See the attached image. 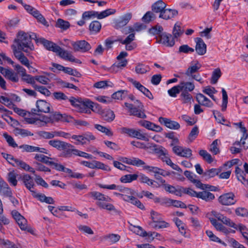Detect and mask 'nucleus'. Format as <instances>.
<instances>
[{"label": "nucleus", "mask_w": 248, "mask_h": 248, "mask_svg": "<svg viewBox=\"0 0 248 248\" xmlns=\"http://www.w3.org/2000/svg\"><path fill=\"white\" fill-rule=\"evenodd\" d=\"M178 15V11L173 9L166 8L159 14V17L165 20L171 19Z\"/></svg>", "instance_id": "nucleus-19"}, {"label": "nucleus", "mask_w": 248, "mask_h": 248, "mask_svg": "<svg viewBox=\"0 0 248 248\" xmlns=\"http://www.w3.org/2000/svg\"><path fill=\"white\" fill-rule=\"evenodd\" d=\"M13 51H23L26 53L34 49L31 36L28 33L19 32L12 45Z\"/></svg>", "instance_id": "nucleus-2"}, {"label": "nucleus", "mask_w": 248, "mask_h": 248, "mask_svg": "<svg viewBox=\"0 0 248 248\" xmlns=\"http://www.w3.org/2000/svg\"><path fill=\"white\" fill-rule=\"evenodd\" d=\"M150 216L152 220V222L150 223V225L151 226L156 222H158L160 219H161V218H162V216L160 214L154 210H152L151 211Z\"/></svg>", "instance_id": "nucleus-55"}, {"label": "nucleus", "mask_w": 248, "mask_h": 248, "mask_svg": "<svg viewBox=\"0 0 248 248\" xmlns=\"http://www.w3.org/2000/svg\"><path fill=\"white\" fill-rule=\"evenodd\" d=\"M22 180L25 186L31 192H33V186H34V181L31 177L29 174L23 175L22 177Z\"/></svg>", "instance_id": "nucleus-29"}, {"label": "nucleus", "mask_w": 248, "mask_h": 248, "mask_svg": "<svg viewBox=\"0 0 248 248\" xmlns=\"http://www.w3.org/2000/svg\"><path fill=\"white\" fill-rule=\"evenodd\" d=\"M16 58L23 65L26 66L30 63L28 59L21 52V51H13Z\"/></svg>", "instance_id": "nucleus-33"}, {"label": "nucleus", "mask_w": 248, "mask_h": 248, "mask_svg": "<svg viewBox=\"0 0 248 248\" xmlns=\"http://www.w3.org/2000/svg\"><path fill=\"white\" fill-rule=\"evenodd\" d=\"M173 221H174L176 225L178 227L179 229V231L184 236L186 237V225L178 218L175 217L173 219Z\"/></svg>", "instance_id": "nucleus-41"}, {"label": "nucleus", "mask_w": 248, "mask_h": 248, "mask_svg": "<svg viewBox=\"0 0 248 248\" xmlns=\"http://www.w3.org/2000/svg\"><path fill=\"white\" fill-rule=\"evenodd\" d=\"M36 109H34L38 112L48 113L50 111V104L44 100H39L36 102Z\"/></svg>", "instance_id": "nucleus-16"}, {"label": "nucleus", "mask_w": 248, "mask_h": 248, "mask_svg": "<svg viewBox=\"0 0 248 248\" xmlns=\"http://www.w3.org/2000/svg\"><path fill=\"white\" fill-rule=\"evenodd\" d=\"M244 149L238 141L233 143L232 146L230 148V151L233 154L240 153Z\"/></svg>", "instance_id": "nucleus-59"}, {"label": "nucleus", "mask_w": 248, "mask_h": 248, "mask_svg": "<svg viewBox=\"0 0 248 248\" xmlns=\"http://www.w3.org/2000/svg\"><path fill=\"white\" fill-rule=\"evenodd\" d=\"M101 29V24L98 21H93L89 25V30L92 34H96Z\"/></svg>", "instance_id": "nucleus-43"}, {"label": "nucleus", "mask_w": 248, "mask_h": 248, "mask_svg": "<svg viewBox=\"0 0 248 248\" xmlns=\"http://www.w3.org/2000/svg\"><path fill=\"white\" fill-rule=\"evenodd\" d=\"M196 100L202 106L208 108H212L213 106V103L212 102V101L206 96L201 93L197 94Z\"/></svg>", "instance_id": "nucleus-22"}, {"label": "nucleus", "mask_w": 248, "mask_h": 248, "mask_svg": "<svg viewBox=\"0 0 248 248\" xmlns=\"http://www.w3.org/2000/svg\"><path fill=\"white\" fill-rule=\"evenodd\" d=\"M80 164L92 169H101L106 171H110V168L108 165L96 160H93L92 162L81 161Z\"/></svg>", "instance_id": "nucleus-7"}, {"label": "nucleus", "mask_w": 248, "mask_h": 248, "mask_svg": "<svg viewBox=\"0 0 248 248\" xmlns=\"http://www.w3.org/2000/svg\"><path fill=\"white\" fill-rule=\"evenodd\" d=\"M180 99L184 104H190L192 100V96L189 93H181Z\"/></svg>", "instance_id": "nucleus-56"}, {"label": "nucleus", "mask_w": 248, "mask_h": 248, "mask_svg": "<svg viewBox=\"0 0 248 248\" xmlns=\"http://www.w3.org/2000/svg\"><path fill=\"white\" fill-rule=\"evenodd\" d=\"M201 67V64L198 62L194 64H191V65L187 69L185 74L188 77L193 76L196 72H197Z\"/></svg>", "instance_id": "nucleus-36"}, {"label": "nucleus", "mask_w": 248, "mask_h": 248, "mask_svg": "<svg viewBox=\"0 0 248 248\" xmlns=\"http://www.w3.org/2000/svg\"><path fill=\"white\" fill-rule=\"evenodd\" d=\"M173 152L177 155L188 158L192 155V151L189 148L180 146H174L172 147Z\"/></svg>", "instance_id": "nucleus-14"}, {"label": "nucleus", "mask_w": 248, "mask_h": 248, "mask_svg": "<svg viewBox=\"0 0 248 248\" xmlns=\"http://www.w3.org/2000/svg\"><path fill=\"white\" fill-rule=\"evenodd\" d=\"M101 115L104 119L108 122H112L115 117L114 112L110 109L103 110Z\"/></svg>", "instance_id": "nucleus-42"}, {"label": "nucleus", "mask_w": 248, "mask_h": 248, "mask_svg": "<svg viewBox=\"0 0 248 248\" xmlns=\"http://www.w3.org/2000/svg\"><path fill=\"white\" fill-rule=\"evenodd\" d=\"M138 124L140 126L153 131L159 132L162 130V128L159 125L148 121L140 120L138 122Z\"/></svg>", "instance_id": "nucleus-17"}, {"label": "nucleus", "mask_w": 248, "mask_h": 248, "mask_svg": "<svg viewBox=\"0 0 248 248\" xmlns=\"http://www.w3.org/2000/svg\"><path fill=\"white\" fill-rule=\"evenodd\" d=\"M92 104L93 102L89 99H81L79 111L85 113H90L91 111L89 108L90 109Z\"/></svg>", "instance_id": "nucleus-24"}, {"label": "nucleus", "mask_w": 248, "mask_h": 248, "mask_svg": "<svg viewBox=\"0 0 248 248\" xmlns=\"http://www.w3.org/2000/svg\"><path fill=\"white\" fill-rule=\"evenodd\" d=\"M15 167H20V168L26 171L32 172V173H35V170L32 168L28 164L25 162L16 159V163L15 164Z\"/></svg>", "instance_id": "nucleus-40"}, {"label": "nucleus", "mask_w": 248, "mask_h": 248, "mask_svg": "<svg viewBox=\"0 0 248 248\" xmlns=\"http://www.w3.org/2000/svg\"><path fill=\"white\" fill-rule=\"evenodd\" d=\"M113 86V83L108 80L100 81L93 84V87L97 89H105L108 87H112Z\"/></svg>", "instance_id": "nucleus-48"}, {"label": "nucleus", "mask_w": 248, "mask_h": 248, "mask_svg": "<svg viewBox=\"0 0 248 248\" xmlns=\"http://www.w3.org/2000/svg\"><path fill=\"white\" fill-rule=\"evenodd\" d=\"M126 95V91L120 90L113 93L111 95V98L116 100H122L125 98Z\"/></svg>", "instance_id": "nucleus-57"}, {"label": "nucleus", "mask_w": 248, "mask_h": 248, "mask_svg": "<svg viewBox=\"0 0 248 248\" xmlns=\"http://www.w3.org/2000/svg\"><path fill=\"white\" fill-rule=\"evenodd\" d=\"M72 46L75 51L86 52L91 48V45L85 40L72 42Z\"/></svg>", "instance_id": "nucleus-12"}, {"label": "nucleus", "mask_w": 248, "mask_h": 248, "mask_svg": "<svg viewBox=\"0 0 248 248\" xmlns=\"http://www.w3.org/2000/svg\"><path fill=\"white\" fill-rule=\"evenodd\" d=\"M132 14L131 13H126L122 16L116 22V26L118 28H121L126 25L129 20L131 19Z\"/></svg>", "instance_id": "nucleus-35"}, {"label": "nucleus", "mask_w": 248, "mask_h": 248, "mask_svg": "<svg viewBox=\"0 0 248 248\" xmlns=\"http://www.w3.org/2000/svg\"><path fill=\"white\" fill-rule=\"evenodd\" d=\"M94 128L96 129L98 131L105 134L107 136H111L113 135L112 132L110 130V129L107 127L104 126L102 125L99 124H95Z\"/></svg>", "instance_id": "nucleus-52"}, {"label": "nucleus", "mask_w": 248, "mask_h": 248, "mask_svg": "<svg viewBox=\"0 0 248 248\" xmlns=\"http://www.w3.org/2000/svg\"><path fill=\"white\" fill-rule=\"evenodd\" d=\"M130 230L134 233L140 236H142L146 234V232L142 229L140 226L131 225Z\"/></svg>", "instance_id": "nucleus-64"}, {"label": "nucleus", "mask_w": 248, "mask_h": 248, "mask_svg": "<svg viewBox=\"0 0 248 248\" xmlns=\"http://www.w3.org/2000/svg\"><path fill=\"white\" fill-rule=\"evenodd\" d=\"M70 138L75 140L74 143L76 145H84L86 144L84 135H73L72 136H70Z\"/></svg>", "instance_id": "nucleus-60"}, {"label": "nucleus", "mask_w": 248, "mask_h": 248, "mask_svg": "<svg viewBox=\"0 0 248 248\" xmlns=\"http://www.w3.org/2000/svg\"><path fill=\"white\" fill-rule=\"evenodd\" d=\"M133 138H137L139 140H143L145 141H149L150 140V136L147 133H143L140 129H135Z\"/></svg>", "instance_id": "nucleus-44"}, {"label": "nucleus", "mask_w": 248, "mask_h": 248, "mask_svg": "<svg viewBox=\"0 0 248 248\" xmlns=\"http://www.w3.org/2000/svg\"><path fill=\"white\" fill-rule=\"evenodd\" d=\"M7 61L13 65L16 71L17 75L19 74L21 76L26 73V69L23 66L18 64H14V62L10 58H7Z\"/></svg>", "instance_id": "nucleus-50"}, {"label": "nucleus", "mask_w": 248, "mask_h": 248, "mask_svg": "<svg viewBox=\"0 0 248 248\" xmlns=\"http://www.w3.org/2000/svg\"><path fill=\"white\" fill-rule=\"evenodd\" d=\"M4 74V76L13 82H16L19 80L17 73H15L12 70L7 69Z\"/></svg>", "instance_id": "nucleus-46"}, {"label": "nucleus", "mask_w": 248, "mask_h": 248, "mask_svg": "<svg viewBox=\"0 0 248 248\" xmlns=\"http://www.w3.org/2000/svg\"><path fill=\"white\" fill-rule=\"evenodd\" d=\"M0 193L6 197H11L12 191L8 184L0 177Z\"/></svg>", "instance_id": "nucleus-28"}, {"label": "nucleus", "mask_w": 248, "mask_h": 248, "mask_svg": "<svg viewBox=\"0 0 248 248\" xmlns=\"http://www.w3.org/2000/svg\"><path fill=\"white\" fill-rule=\"evenodd\" d=\"M121 238V236L117 234L111 233L105 235L103 237L104 240L110 244H114L118 241Z\"/></svg>", "instance_id": "nucleus-45"}, {"label": "nucleus", "mask_w": 248, "mask_h": 248, "mask_svg": "<svg viewBox=\"0 0 248 248\" xmlns=\"http://www.w3.org/2000/svg\"><path fill=\"white\" fill-rule=\"evenodd\" d=\"M127 64V61L125 59L117 60V61L111 66L110 70L112 72L117 73L125 67Z\"/></svg>", "instance_id": "nucleus-25"}, {"label": "nucleus", "mask_w": 248, "mask_h": 248, "mask_svg": "<svg viewBox=\"0 0 248 248\" xmlns=\"http://www.w3.org/2000/svg\"><path fill=\"white\" fill-rule=\"evenodd\" d=\"M158 121L161 124H164L170 129H178L180 127V124L177 122L166 118L159 117Z\"/></svg>", "instance_id": "nucleus-23"}, {"label": "nucleus", "mask_w": 248, "mask_h": 248, "mask_svg": "<svg viewBox=\"0 0 248 248\" xmlns=\"http://www.w3.org/2000/svg\"><path fill=\"white\" fill-rule=\"evenodd\" d=\"M21 77L23 80L29 84H31L33 87L36 84L35 81V77H32L29 74H27L26 73Z\"/></svg>", "instance_id": "nucleus-62"}, {"label": "nucleus", "mask_w": 248, "mask_h": 248, "mask_svg": "<svg viewBox=\"0 0 248 248\" xmlns=\"http://www.w3.org/2000/svg\"><path fill=\"white\" fill-rule=\"evenodd\" d=\"M116 13V10L114 9H108L101 12L94 11H88L84 12L82 15L83 19H89L93 17H97L99 19L105 18Z\"/></svg>", "instance_id": "nucleus-4"}, {"label": "nucleus", "mask_w": 248, "mask_h": 248, "mask_svg": "<svg viewBox=\"0 0 248 248\" xmlns=\"http://www.w3.org/2000/svg\"><path fill=\"white\" fill-rule=\"evenodd\" d=\"M181 93H189L194 90L195 85L192 82L182 81L179 84Z\"/></svg>", "instance_id": "nucleus-26"}, {"label": "nucleus", "mask_w": 248, "mask_h": 248, "mask_svg": "<svg viewBox=\"0 0 248 248\" xmlns=\"http://www.w3.org/2000/svg\"><path fill=\"white\" fill-rule=\"evenodd\" d=\"M0 245L3 248H18L13 243L4 239H0Z\"/></svg>", "instance_id": "nucleus-61"}, {"label": "nucleus", "mask_w": 248, "mask_h": 248, "mask_svg": "<svg viewBox=\"0 0 248 248\" xmlns=\"http://www.w3.org/2000/svg\"><path fill=\"white\" fill-rule=\"evenodd\" d=\"M185 175L187 179L195 186L201 189H203V184L197 179V175L194 173L190 172L188 170H186L184 172Z\"/></svg>", "instance_id": "nucleus-20"}, {"label": "nucleus", "mask_w": 248, "mask_h": 248, "mask_svg": "<svg viewBox=\"0 0 248 248\" xmlns=\"http://www.w3.org/2000/svg\"><path fill=\"white\" fill-rule=\"evenodd\" d=\"M128 80L136 89L141 92L147 97L151 100H153L154 99L153 95L151 92L148 89L141 85L139 81L131 78H129Z\"/></svg>", "instance_id": "nucleus-11"}, {"label": "nucleus", "mask_w": 248, "mask_h": 248, "mask_svg": "<svg viewBox=\"0 0 248 248\" xmlns=\"http://www.w3.org/2000/svg\"><path fill=\"white\" fill-rule=\"evenodd\" d=\"M161 155H163V156L161 157V159L163 162H166L168 165L171 167L173 170L182 172V170L180 167L177 165L173 163L171 159L166 155H167V152L166 150H161Z\"/></svg>", "instance_id": "nucleus-21"}, {"label": "nucleus", "mask_w": 248, "mask_h": 248, "mask_svg": "<svg viewBox=\"0 0 248 248\" xmlns=\"http://www.w3.org/2000/svg\"><path fill=\"white\" fill-rule=\"evenodd\" d=\"M96 185L99 187L101 188L108 190H119L123 193L113 192V194L125 202H130L131 203L137 206L138 208L141 210H144L145 209L143 204L141 203V202L138 199L134 196V192L132 189L127 187H124L122 189L121 188V186L116 185L114 184L110 185H105L98 183Z\"/></svg>", "instance_id": "nucleus-1"}, {"label": "nucleus", "mask_w": 248, "mask_h": 248, "mask_svg": "<svg viewBox=\"0 0 248 248\" xmlns=\"http://www.w3.org/2000/svg\"><path fill=\"white\" fill-rule=\"evenodd\" d=\"M143 168L148 173H154V176L156 179H159L158 177V175H162L163 176H167L170 174L168 172L157 167L144 165L143 166Z\"/></svg>", "instance_id": "nucleus-10"}, {"label": "nucleus", "mask_w": 248, "mask_h": 248, "mask_svg": "<svg viewBox=\"0 0 248 248\" xmlns=\"http://www.w3.org/2000/svg\"><path fill=\"white\" fill-rule=\"evenodd\" d=\"M17 173L15 171H10L8 173L7 180L9 183L13 186H16L17 184L16 180Z\"/></svg>", "instance_id": "nucleus-53"}, {"label": "nucleus", "mask_w": 248, "mask_h": 248, "mask_svg": "<svg viewBox=\"0 0 248 248\" xmlns=\"http://www.w3.org/2000/svg\"><path fill=\"white\" fill-rule=\"evenodd\" d=\"M202 91L204 93L208 95L213 100L216 101L214 94L217 93V91L214 87L211 86L204 87L202 88Z\"/></svg>", "instance_id": "nucleus-37"}, {"label": "nucleus", "mask_w": 248, "mask_h": 248, "mask_svg": "<svg viewBox=\"0 0 248 248\" xmlns=\"http://www.w3.org/2000/svg\"><path fill=\"white\" fill-rule=\"evenodd\" d=\"M207 216L209 218V217H215L217 218L218 220L221 221L222 223L230 227H235L234 226V223L233 222L230 218L224 216L220 213L216 211H212L211 212L208 213Z\"/></svg>", "instance_id": "nucleus-9"}, {"label": "nucleus", "mask_w": 248, "mask_h": 248, "mask_svg": "<svg viewBox=\"0 0 248 248\" xmlns=\"http://www.w3.org/2000/svg\"><path fill=\"white\" fill-rule=\"evenodd\" d=\"M209 220L211 224L217 231L227 233V230L225 227L221 223L218 222L215 218L209 217Z\"/></svg>", "instance_id": "nucleus-49"}, {"label": "nucleus", "mask_w": 248, "mask_h": 248, "mask_svg": "<svg viewBox=\"0 0 248 248\" xmlns=\"http://www.w3.org/2000/svg\"><path fill=\"white\" fill-rule=\"evenodd\" d=\"M218 202L224 205L234 204L236 202L234 194L232 192L223 194L218 198Z\"/></svg>", "instance_id": "nucleus-8"}, {"label": "nucleus", "mask_w": 248, "mask_h": 248, "mask_svg": "<svg viewBox=\"0 0 248 248\" xmlns=\"http://www.w3.org/2000/svg\"><path fill=\"white\" fill-rule=\"evenodd\" d=\"M197 198L206 202H210L215 198V197L213 193L206 190H203L198 193Z\"/></svg>", "instance_id": "nucleus-30"}, {"label": "nucleus", "mask_w": 248, "mask_h": 248, "mask_svg": "<svg viewBox=\"0 0 248 248\" xmlns=\"http://www.w3.org/2000/svg\"><path fill=\"white\" fill-rule=\"evenodd\" d=\"M134 103L136 104L135 105L128 103H124V106L127 108L130 114L140 118H146L147 117L146 114L141 110L143 107L142 104L138 100H136Z\"/></svg>", "instance_id": "nucleus-5"}, {"label": "nucleus", "mask_w": 248, "mask_h": 248, "mask_svg": "<svg viewBox=\"0 0 248 248\" xmlns=\"http://www.w3.org/2000/svg\"><path fill=\"white\" fill-rule=\"evenodd\" d=\"M138 178V175L137 174H126L122 176L120 178V181L123 183H129L136 180Z\"/></svg>", "instance_id": "nucleus-47"}, {"label": "nucleus", "mask_w": 248, "mask_h": 248, "mask_svg": "<svg viewBox=\"0 0 248 248\" xmlns=\"http://www.w3.org/2000/svg\"><path fill=\"white\" fill-rule=\"evenodd\" d=\"M48 144L60 151L65 150L73 147L71 144L68 143L58 140H50L48 141Z\"/></svg>", "instance_id": "nucleus-15"}, {"label": "nucleus", "mask_w": 248, "mask_h": 248, "mask_svg": "<svg viewBox=\"0 0 248 248\" xmlns=\"http://www.w3.org/2000/svg\"><path fill=\"white\" fill-rule=\"evenodd\" d=\"M63 172L67 173L68 174V176L71 178L83 179L84 177V174L79 172H73L72 170L67 168H65Z\"/></svg>", "instance_id": "nucleus-51"}, {"label": "nucleus", "mask_w": 248, "mask_h": 248, "mask_svg": "<svg viewBox=\"0 0 248 248\" xmlns=\"http://www.w3.org/2000/svg\"><path fill=\"white\" fill-rule=\"evenodd\" d=\"M135 39V34L134 33L130 34L125 39L120 38L118 39L119 42L125 45V49L127 50H132L136 47V45L132 42Z\"/></svg>", "instance_id": "nucleus-13"}, {"label": "nucleus", "mask_w": 248, "mask_h": 248, "mask_svg": "<svg viewBox=\"0 0 248 248\" xmlns=\"http://www.w3.org/2000/svg\"><path fill=\"white\" fill-rule=\"evenodd\" d=\"M242 133V136L239 142L241 144L242 147L244 150H246L248 148V134L247 133V131Z\"/></svg>", "instance_id": "nucleus-58"}, {"label": "nucleus", "mask_w": 248, "mask_h": 248, "mask_svg": "<svg viewBox=\"0 0 248 248\" xmlns=\"http://www.w3.org/2000/svg\"><path fill=\"white\" fill-rule=\"evenodd\" d=\"M48 124H51L50 116L42 115L37 117L36 126L38 127L45 126Z\"/></svg>", "instance_id": "nucleus-38"}, {"label": "nucleus", "mask_w": 248, "mask_h": 248, "mask_svg": "<svg viewBox=\"0 0 248 248\" xmlns=\"http://www.w3.org/2000/svg\"><path fill=\"white\" fill-rule=\"evenodd\" d=\"M59 49L60 50L58 51H56V53H57L61 58L70 62L81 63V62L79 60L75 58L71 52L62 49L60 46Z\"/></svg>", "instance_id": "nucleus-18"}, {"label": "nucleus", "mask_w": 248, "mask_h": 248, "mask_svg": "<svg viewBox=\"0 0 248 248\" xmlns=\"http://www.w3.org/2000/svg\"><path fill=\"white\" fill-rule=\"evenodd\" d=\"M181 187L180 186H174L169 184H164L166 191L178 196H181Z\"/></svg>", "instance_id": "nucleus-34"}, {"label": "nucleus", "mask_w": 248, "mask_h": 248, "mask_svg": "<svg viewBox=\"0 0 248 248\" xmlns=\"http://www.w3.org/2000/svg\"><path fill=\"white\" fill-rule=\"evenodd\" d=\"M160 41L166 46H171L174 45V41L172 36L170 34L163 33L160 35Z\"/></svg>", "instance_id": "nucleus-31"}, {"label": "nucleus", "mask_w": 248, "mask_h": 248, "mask_svg": "<svg viewBox=\"0 0 248 248\" xmlns=\"http://www.w3.org/2000/svg\"><path fill=\"white\" fill-rule=\"evenodd\" d=\"M90 195L94 199L97 201L96 202V204L100 209H106L109 211H115L114 206L112 204L108 202H110L111 200V198L97 191L91 192Z\"/></svg>", "instance_id": "nucleus-3"}, {"label": "nucleus", "mask_w": 248, "mask_h": 248, "mask_svg": "<svg viewBox=\"0 0 248 248\" xmlns=\"http://www.w3.org/2000/svg\"><path fill=\"white\" fill-rule=\"evenodd\" d=\"M12 215L22 230L27 231L31 233H33V230L28 227L27 221L23 216L16 210L12 212Z\"/></svg>", "instance_id": "nucleus-6"}, {"label": "nucleus", "mask_w": 248, "mask_h": 248, "mask_svg": "<svg viewBox=\"0 0 248 248\" xmlns=\"http://www.w3.org/2000/svg\"><path fill=\"white\" fill-rule=\"evenodd\" d=\"M166 6V4L162 0H158L152 5V10L154 13L161 14V13L165 10Z\"/></svg>", "instance_id": "nucleus-32"}, {"label": "nucleus", "mask_w": 248, "mask_h": 248, "mask_svg": "<svg viewBox=\"0 0 248 248\" xmlns=\"http://www.w3.org/2000/svg\"><path fill=\"white\" fill-rule=\"evenodd\" d=\"M42 43L44 46L48 50L52 51L54 52L58 51L59 49V46L56 44L50 42L44 39H42Z\"/></svg>", "instance_id": "nucleus-39"}, {"label": "nucleus", "mask_w": 248, "mask_h": 248, "mask_svg": "<svg viewBox=\"0 0 248 248\" xmlns=\"http://www.w3.org/2000/svg\"><path fill=\"white\" fill-rule=\"evenodd\" d=\"M196 42V51L199 55H204L206 52V44L204 43L203 41L200 38H197Z\"/></svg>", "instance_id": "nucleus-27"}, {"label": "nucleus", "mask_w": 248, "mask_h": 248, "mask_svg": "<svg viewBox=\"0 0 248 248\" xmlns=\"http://www.w3.org/2000/svg\"><path fill=\"white\" fill-rule=\"evenodd\" d=\"M31 14L35 18H36L37 20L42 24L44 25H47V21L43 16L40 13V12L36 9H35Z\"/></svg>", "instance_id": "nucleus-54"}, {"label": "nucleus", "mask_w": 248, "mask_h": 248, "mask_svg": "<svg viewBox=\"0 0 248 248\" xmlns=\"http://www.w3.org/2000/svg\"><path fill=\"white\" fill-rule=\"evenodd\" d=\"M34 158L38 161L45 163L46 164L50 165V163H51V161H49V160L52 159V158H49V157L44 155L36 154L35 155Z\"/></svg>", "instance_id": "nucleus-63"}]
</instances>
